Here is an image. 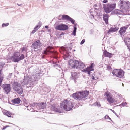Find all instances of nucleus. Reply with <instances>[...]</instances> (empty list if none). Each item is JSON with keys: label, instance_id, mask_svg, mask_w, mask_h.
<instances>
[{"label": "nucleus", "instance_id": "nucleus-41", "mask_svg": "<svg viewBox=\"0 0 130 130\" xmlns=\"http://www.w3.org/2000/svg\"><path fill=\"white\" fill-rule=\"evenodd\" d=\"M96 104L98 106H101L99 102H96Z\"/></svg>", "mask_w": 130, "mask_h": 130}, {"label": "nucleus", "instance_id": "nucleus-20", "mask_svg": "<svg viewBox=\"0 0 130 130\" xmlns=\"http://www.w3.org/2000/svg\"><path fill=\"white\" fill-rule=\"evenodd\" d=\"M108 17L109 16L108 14L105 13L103 14V18L106 24L108 23Z\"/></svg>", "mask_w": 130, "mask_h": 130}, {"label": "nucleus", "instance_id": "nucleus-28", "mask_svg": "<svg viewBox=\"0 0 130 130\" xmlns=\"http://www.w3.org/2000/svg\"><path fill=\"white\" fill-rule=\"evenodd\" d=\"M119 70L118 69H115L112 71V73L114 75H115L117 76V75L118 73V72Z\"/></svg>", "mask_w": 130, "mask_h": 130}, {"label": "nucleus", "instance_id": "nucleus-3", "mask_svg": "<svg viewBox=\"0 0 130 130\" xmlns=\"http://www.w3.org/2000/svg\"><path fill=\"white\" fill-rule=\"evenodd\" d=\"M13 89L19 94H21L23 92L22 88L20 84L14 80L11 83Z\"/></svg>", "mask_w": 130, "mask_h": 130}, {"label": "nucleus", "instance_id": "nucleus-22", "mask_svg": "<svg viewBox=\"0 0 130 130\" xmlns=\"http://www.w3.org/2000/svg\"><path fill=\"white\" fill-rule=\"evenodd\" d=\"M120 11L118 9H115L111 13V14L113 15H120Z\"/></svg>", "mask_w": 130, "mask_h": 130}, {"label": "nucleus", "instance_id": "nucleus-25", "mask_svg": "<svg viewBox=\"0 0 130 130\" xmlns=\"http://www.w3.org/2000/svg\"><path fill=\"white\" fill-rule=\"evenodd\" d=\"M73 27L74 29L73 32L71 34L75 36L76 35V33L77 30V27L76 25H74Z\"/></svg>", "mask_w": 130, "mask_h": 130}, {"label": "nucleus", "instance_id": "nucleus-19", "mask_svg": "<svg viewBox=\"0 0 130 130\" xmlns=\"http://www.w3.org/2000/svg\"><path fill=\"white\" fill-rule=\"evenodd\" d=\"M103 55L106 57L111 58L112 57L113 54L108 52L105 50L103 52Z\"/></svg>", "mask_w": 130, "mask_h": 130}, {"label": "nucleus", "instance_id": "nucleus-21", "mask_svg": "<svg viewBox=\"0 0 130 130\" xmlns=\"http://www.w3.org/2000/svg\"><path fill=\"white\" fill-rule=\"evenodd\" d=\"M124 72L121 70H119L118 73L117 75V77H121L124 75Z\"/></svg>", "mask_w": 130, "mask_h": 130}, {"label": "nucleus", "instance_id": "nucleus-26", "mask_svg": "<svg viewBox=\"0 0 130 130\" xmlns=\"http://www.w3.org/2000/svg\"><path fill=\"white\" fill-rule=\"evenodd\" d=\"M41 25H37L34 28V30L32 31V33L34 34L40 27Z\"/></svg>", "mask_w": 130, "mask_h": 130}, {"label": "nucleus", "instance_id": "nucleus-2", "mask_svg": "<svg viewBox=\"0 0 130 130\" xmlns=\"http://www.w3.org/2000/svg\"><path fill=\"white\" fill-rule=\"evenodd\" d=\"M69 64L73 68L76 69L79 68L80 69H84L85 68V64L82 62L78 61L77 60H70L69 62Z\"/></svg>", "mask_w": 130, "mask_h": 130}, {"label": "nucleus", "instance_id": "nucleus-35", "mask_svg": "<svg viewBox=\"0 0 130 130\" xmlns=\"http://www.w3.org/2000/svg\"><path fill=\"white\" fill-rule=\"evenodd\" d=\"M9 25L8 23H3L2 24V26L3 27L7 26Z\"/></svg>", "mask_w": 130, "mask_h": 130}, {"label": "nucleus", "instance_id": "nucleus-16", "mask_svg": "<svg viewBox=\"0 0 130 130\" xmlns=\"http://www.w3.org/2000/svg\"><path fill=\"white\" fill-rule=\"evenodd\" d=\"M128 28V26H125L121 27L120 30L119 31L120 35H123L125 34L126 31V30Z\"/></svg>", "mask_w": 130, "mask_h": 130}, {"label": "nucleus", "instance_id": "nucleus-50", "mask_svg": "<svg viewBox=\"0 0 130 130\" xmlns=\"http://www.w3.org/2000/svg\"><path fill=\"white\" fill-rule=\"evenodd\" d=\"M122 85H123V83L122 84Z\"/></svg>", "mask_w": 130, "mask_h": 130}, {"label": "nucleus", "instance_id": "nucleus-24", "mask_svg": "<svg viewBox=\"0 0 130 130\" xmlns=\"http://www.w3.org/2000/svg\"><path fill=\"white\" fill-rule=\"evenodd\" d=\"M118 28L116 27L115 28H111L107 32L108 33H110V32H115L118 29Z\"/></svg>", "mask_w": 130, "mask_h": 130}, {"label": "nucleus", "instance_id": "nucleus-31", "mask_svg": "<svg viewBox=\"0 0 130 130\" xmlns=\"http://www.w3.org/2000/svg\"><path fill=\"white\" fill-rule=\"evenodd\" d=\"M3 79V75L1 73V70H0V86H1V83Z\"/></svg>", "mask_w": 130, "mask_h": 130}, {"label": "nucleus", "instance_id": "nucleus-12", "mask_svg": "<svg viewBox=\"0 0 130 130\" xmlns=\"http://www.w3.org/2000/svg\"><path fill=\"white\" fill-rule=\"evenodd\" d=\"M2 87L6 94H8L11 90L10 85L9 84H3Z\"/></svg>", "mask_w": 130, "mask_h": 130}, {"label": "nucleus", "instance_id": "nucleus-42", "mask_svg": "<svg viewBox=\"0 0 130 130\" xmlns=\"http://www.w3.org/2000/svg\"><path fill=\"white\" fill-rule=\"evenodd\" d=\"M108 2L107 0H104L102 1V2L104 3H106Z\"/></svg>", "mask_w": 130, "mask_h": 130}, {"label": "nucleus", "instance_id": "nucleus-46", "mask_svg": "<svg viewBox=\"0 0 130 130\" xmlns=\"http://www.w3.org/2000/svg\"><path fill=\"white\" fill-rule=\"evenodd\" d=\"M92 79L93 80H94L95 79V77L94 76H93L92 77Z\"/></svg>", "mask_w": 130, "mask_h": 130}, {"label": "nucleus", "instance_id": "nucleus-1", "mask_svg": "<svg viewBox=\"0 0 130 130\" xmlns=\"http://www.w3.org/2000/svg\"><path fill=\"white\" fill-rule=\"evenodd\" d=\"M61 108L66 111H69L72 109L73 107L74 103L71 100H66L60 103Z\"/></svg>", "mask_w": 130, "mask_h": 130}, {"label": "nucleus", "instance_id": "nucleus-36", "mask_svg": "<svg viewBox=\"0 0 130 130\" xmlns=\"http://www.w3.org/2000/svg\"><path fill=\"white\" fill-rule=\"evenodd\" d=\"M105 95L107 96L108 97H109V92H106L105 93Z\"/></svg>", "mask_w": 130, "mask_h": 130}, {"label": "nucleus", "instance_id": "nucleus-49", "mask_svg": "<svg viewBox=\"0 0 130 130\" xmlns=\"http://www.w3.org/2000/svg\"><path fill=\"white\" fill-rule=\"evenodd\" d=\"M17 4L18 6H20L22 5V4H18V3H17Z\"/></svg>", "mask_w": 130, "mask_h": 130}, {"label": "nucleus", "instance_id": "nucleus-8", "mask_svg": "<svg viewBox=\"0 0 130 130\" xmlns=\"http://www.w3.org/2000/svg\"><path fill=\"white\" fill-rule=\"evenodd\" d=\"M119 2L121 9H128L130 7V3L127 0H120Z\"/></svg>", "mask_w": 130, "mask_h": 130}, {"label": "nucleus", "instance_id": "nucleus-45", "mask_svg": "<svg viewBox=\"0 0 130 130\" xmlns=\"http://www.w3.org/2000/svg\"><path fill=\"white\" fill-rule=\"evenodd\" d=\"M12 74V73L10 74H9V76H8L10 78L11 77Z\"/></svg>", "mask_w": 130, "mask_h": 130}, {"label": "nucleus", "instance_id": "nucleus-43", "mask_svg": "<svg viewBox=\"0 0 130 130\" xmlns=\"http://www.w3.org/2000/svg\"><path fill=\"white\" fill-rule=\"evenodd\" d=\"M107 68L108 69L111 70L112 69V68L110 66H107Z\"/></svg>", "mask_w": 130, "mask_h": 130}, {"label": "nucleus", "instance_id": "nucleus-5", "mask_svg": "<svg viewBox=\"0 0 130 130\" xmlns=\"http://www.w3.org/2000/svg\"><path fill=\"white\" fill-rule=\"evenodd\" d=\"M103 6L105 12L107 13H108L115 9L116 4L114 3H108L107 4H103Z\"/></svg>", "mask_w": 130, "mask_h": 130}, {"label": "nucleus", "instance_id": "nucleus-7", "mask_svg": "<svg viewBox=\"0 0 130 130\" xmlns=\"http://www.w3.org/2000/svg\"><path fill=\"white\" fill-rule=\"evenodd\" d=\"M39 75L40 74L39 73H35L29 77L30 81L31 82L30 83V86H29L32 87L34 85V83L38 80V79L40 77Z\"/></svg>", "mask_w": 130, "mask_h": 130}, {"label": "nucleus", "instance_id": "nucleus-23", "mask_svg": "<svg viewBox=\"0 0 130 130\" xmlns=\"http://www.w3.org/2000/svg\"><path fill=\"white\" fill-rule=\"evenodd\" d=\"M21 100L19 98H15L12 100V102L16 104H18L20 103Z\"/></svg>", "mask_w": 130, "mask_h": 130}, {"label": "nucleus", "instance_id": "nucleus-13", "mask_svg": "<svg viewBox=\"0 0 130 130\" xmlns=\"http://www.w3.org/2000/svg\"><path fill=\"white\" fill-rule=\"evenodd\" d=\"M52 48V47L51 46L48 47L46 48V50L44 51V54L46 55H47L50 53L53 54V55H56L57 54V53L56 52L50 51V50Z\"/></svg>", "mask_w": 130, "mask_h": 130}, {"label": "nucleus", "instance_id": "nucleus-34", "mask_svg": "<svg viewBox=\"0 0 130 130\" xmlns=\"http://www.w3.org/2000/svg\"><path fill=\"white\" fill-rule=\"evenodd\" d=\"M127 103L126 102H122L121 104L120 105V106H125L126 105H127Z\"/></svg>", "mask_w": 130, "mask_h": 130}, {"label": "nucleus", "instance_id": "nucleus-18", "mask_svg": "<svg viewBox=\"0 0 130 130\" xmlns=\"http://www.w3.org/2000/svg\"><path fill=\"white\" fill-rule=\"evenodd\" d=\"M71 49L72 48L70 47H64L62 50L63 51V52L64 54L65 55L67 54L68 55L70 53H71V52H70V51Z\"/></svg>", "mask_w": 130, "mask_h": 130}, {"label": "nucleus", "instance_id": "nucleus-9", "mask_svg": "<svg viewBox=\"0 0 130 130\" xmlns=\"http://www.w3.org/2000/svg\"><path fill=\"white\" fill-rule=\"evenodd\" d=\"M42 43L39 40H38L34 42L32 45V47L35 51L40 49Z\"/></svg>", "mask_w": 130, "mask_h": 130}, {"label": "nucleus", "instance_id": "nucleus-51", "mask_svg": "<svg viewBox=\"0 0 130 130\" xmlns=\"http://www.w3.org/2000/svg\"><path fill=\"white\" fill-rule=\"evenodd\" d=\"M74 51H75V50H74Z\"/></svg>", "mask_w": 130, "mask_h": 130}, {"label": "nucleus", "instance_id": "nucleus-37", "mask_svg": "<svg viewBox=\"0 0 130 130\" xmlns=\"http://www.w3.org/2000/svg\"><path fill=\"white\" fill-rule=\"evenodd\" d=\"M9 125H6L4 126L3 127V128L2 129V130H4L5 129H6L7 127H9Z\"/></svg>", "mask_w": 130, "mask_h": 130}, {"label": "nucleus", "instance_id": "nucleus-15", "mask_svg": "<svg viewBox=\"0 0 130 130\" xmlns=\"http://www.w3.org/2000/svg\"><path fill=\"white\" fill-rule=\"evenodd\" d=\"M62 19L63 20L65 19L67 20L70 21L73 24H74L75 22V20L73 19L67 15H62Z\"/></svg>", "mask_w": 130, "mask_h": 130}, {"label": "nucleus", "instance_id": "nucleus-38", "mask_svg": "<svg viewBox=\"0 0 130 130\" xmlns=\"http://www.w3.org/2000/svg\"><path fill=\"white\" fill-rule=\"evenodd\" d=\"M105 118L106 119H109L110 120H111V118L109 117L108 116V115H106L105 116Z\"/></svg>", "mask_w": 130, "mask_h": 130}, {"label": "nucleus", "instance_id": "nucleus-17", "mask_svg": "<svg viewBox=\"0 0 130 130\" xmlns=\"http://www.w3.org/2000/svg\"><path fill=\"white\" fill-rule=\"evenodd\" d=\"M23 84L24 85H27L29 84V85L28 86H30V83L31 82L30 81L29 77L28 76H24V79L23 80Z\"/></svg>", "mask_w": 130, "mask_h": 130}, {"label": "nucleus", "instance_id": "nucleus-30", "mask_svg": "<svg viewBox=\"0 0 130 130\" xmlns=\"http://www.w3.org/2000/svg\"><path fill=\"white\" fill-rule=\"evenodd\" d=\"M107 100L110 103H113L114 102L113 98L110 96L107 98Z\"/></svg>", "mask_w": 130, "mask_h": 130}, {"label": "nucleus", "instance_id": "nucleus-27", "mask_svg": "<svg viewBox=\"0 0 130 130\" xmlns=\"http://www.w3.org/2000/svg\"><path fill=\"white\" fill-rule=\"evenodd\" d=\"M53 107V110L55 111V112H59V113H61V111L59 109H58L55 107H54L53 106H52Z\"/></svg>", "mask_w": 130, "mask_h": 130}, {"label": "nucleus", "instance_id": "nucleus-40", "mask_svg": "<svg viewBox=\"0 0 130 130\" xmlns=\"http://www.w3.org/2000/svg\"><path fill=\"white\" fill-rule=\"evenodd\" d=\"M85 41V39H83L80 42V44L81 45L83 44L84 43Z\"/></svg>", "mask_w": 130, "mask_h": 130}, {"label": "nucleus", "instance_id": "nucleus-11", "mask_svg": "<svg viewBox=\"0 0 130 130\" xmlns=\"http://www.w3.org/2000/svg\"><path fill=\"white\" fill-rule=\"evenodd\" d=\"M68 27L67 25L61 24L56 26L55 28L57 30H67L68 29Z\"/></svg>", "mask_w": 130, "mask_h": 130}, {"label": "nucleus", "instance_id": "nucleus-47", "mask_svg": "<svg viewBox=\"0 0 130 130\" xmlns=\"http://www.w3.org/2000/svg\"><path fill=\"white\" fill-rule=\"evenodd\" d=\"M22 52L23 51L25 50V48H22Z\"/></svg>", "mask_w": 130, "mask_h": 130}, {"label": "nucleus", "instance_id": "nucleus-32", "mask_svg": "<svg viewBox=\"0 0 130 130\" xmlns=\"http://www.w3.org/2000/svg\"><path fill=\"white\" fill-rule=\"evenodd\" d=\"M55 64L54 65V66L55 67H56L57 69H58V67L59 68V66L58 65V64L59 63V62H55V63H53Z\"/></svg>", "mask_w": 130, "mask_h": 130}, {"label": "nucleus", "instance_id": "nucleus-6", "mask_svg": "<svg viewBox=\"0 0 130 130\" xmlns=\"http://www.w3.org/2000/svg\"><path fill=\"white\" fill-rule=\"evenodd\" d=\"M19 52L14 53L13 55L11 57L12 61L14 62H18L24 58L25 57L23 54H22L21 56Z\"/></svg>", "mask_w": 130, "mask_h": 130}, {"label": "nucleus", "instance_id": "nucleus-4", "mask_svg": "<svg viewBox=\"0 0 130 130\" xmlns=\"http://www.w3.org/2000/svg\"><path fill=\"white\" fill-rule=\"evenodd\" d=\"M88 91H84L80 92L79 93H74L72 94V96L74 99H77L81 100L86 97L88 95Z\"/></svg>", "mask_w": 130, "mask_h": 130}, {"label": "nucleus", "instance_id": "nucleus-14", "mask_svg": "<svg viewBox=\"0 0 130 130\" xmlns=\"http://www.w3.org/2000/svg\"><path fill=\"white\" fill-rule=\"evenodd\" d=\"M71 76L70 79L73 80L75 82H76L78 77V73L76 72H71Z\"/></svg>", "mask_w": 130, "mask_h": 130}, {"label": "nucleus", "instance_id": "nucleus-33", "mask_svg": "<svg viewBox=\"0 0 130 130\" xmlns=\"http://www.w3.org/2000/svg\"><path fill=\"white\" fill-rule=\"evenodd\" d=\"M83 70V72H87L88 73V74H89V75H90V72L91 71H90L89 70H87V69H84Z\"/></svg>", "mask_w": 130, "mask_h": 130}, {"label": "nucleus", "instance_id": "nucleus-44", "mask_svg": "<svg viewBox=\"0 0 130 130\" xmlns=\"http://www.w3.org/2000/svg\"><path fill=\"white\" fill-rule=\"evenodd\" d=\"M110 110L112 111L117 116V115H116V112L114 111V110H113L111 109H110Z\"/></svg>", "mask_w": 130, "mask_h": 130}, {"label": "nucleus", "instance_id": "nucleus-48", "mask_svg": "<svg viewBox=\"0 0 130 130\" xmlns=\"http://www.w3.org/2000/svg\"><path fill=\"white\" fill-rule=\"evenodd\" d=\"M45 28H48V26H45Z\"/></svg>", "mask_w": 130, "mask_h": 130}, {"label": "nucleus", "instance_id": "nucleus-29", "mask_svg": "<svg viewBox=\"0 0 130 130\" xmlns=\"http://www.w3.org/2000/svg\"><path fill=\"white\" fill-rule=\"evenodd\" d=\"M94 64V63H92L89 67H87L86 69H87V70H89L90 71L93 70H94L93 69V67Z\"/></svg>", "mask_w": 130, "mask_h": 130}, {"label": "nucleus", "instance_id": "nucleus-10", "mask_svg": "<svg viewBox=\"0 0 130 130\" xmlns=\"http://www.w3.org/2000/svg\"><path fill=\"white\" fill-rule=\"evenodd\" d=\"M34 107H36V108L39 109H44L46 106V103L42 102L37 103H34L32 105Z\"/></svg>", "mask_w": 130, "mask_h": 130}, {"label": "nucleus", "instance_id": "nucleus-39", "mask_svg": "<svg viewBox=\"0 0 130 130\" xmlns=\"http://www.w3.org/2000/svg\"><path fill=\"white\" fill-rule=\"evenodd\" d=\"M6 115L7 116H8L9 117H11V115L10 113H9L8 112H6Z\"/></svg>", "mask_w": 130, "mask_h": 130}]
</instances>
